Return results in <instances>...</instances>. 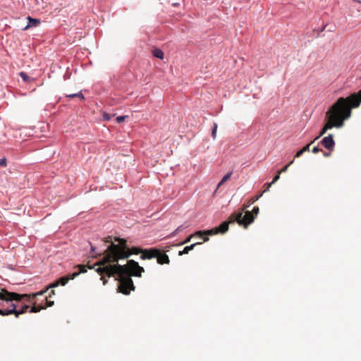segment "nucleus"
Masks as SVG:
<instances>
[{
    "label": "nucleus",
    "instance_id": "nucleus-2",
    "mask_svg": "<svg viewBox=\"0 0 361 361\" xmlns=\"http://www.w3.org/2000/svg\"><path fill=\"white\" fill-rule=\"evenodd\" d=\"M361 103V90L344 98L339 97L326 112L327 122L324 126L315 141L332 128H341L344 121L352 114V109L357 108Z\"/></svg>",
    "mask_w": 361,
    "mask_h": 361
},
{
    "label": "nucleus",
    "instance_id": "nucleus-14",
    "mask_svg": "<svg viewBox=\"0 0 361 361\" xmlns=\"http://www.w3.org/2000/svg\"><path fill=\"white\" fill-rule=\"evenodd\" d=\"M202 243H195L189 246H186L182 251H179L178 255L181 256L185 254H188L190 251L192 250L197 245H200Z\"/></svg>",
    "mask_w": 361,
    "mask_h": 361
},
{
    "label": "nucleus",
    "instance_id": "nucleus-15",
    "mask_svg": "<svg viewBox=\"0 0 361 361\" xmlns=\"http://www.w3.org/2000/svg\"><path fill=\"white\" fill-rule=\"evenodd\" d=\"M262 195H263V192H261V193L254 196L251 199H250L248 200L247 203L243 205V208L249 207L251 204H254L256 201H257L262 196Z\"/></svg>",
    "mask_w": 361,
    "mask_h": 361
},
{
    "label": "nucleus",
    "instance_id": "nucleus-26",
    "mask_svg": "<svg viewBox=\"0 0 361 361\" xmlns=\"http://www.w3.org/2000/svg\"><path fill=\"white\" fill-rule=\"evenodd\" d=\"M13 311H7V312H4V310L2 309H0V315L1 316H8V315H10V313H11Z\"/></svg>",
    "mask_w": 361,
    "mask_h": 361
},
{
    "label": "nucleus",
    "instance_id": "nucleus-18",
    "mask_svg": "<svg viewBox=\"0 0 361 361\" xmlns=\"http://www.w3.org/2000/svg\"><path fill=\"white\" fill-rule=\"evenodd\" d=\"M232 172H229L227 174H226L223 178L221 179V180L219 182V183L218 184V188H219L221 185H223L226 181H227L231 176L232 175Z\"/></svg>",
    "mask_w": 361,
    "mask_h": 361
},
{
    "label": "nucleus",
    "instance_id": "nucleus-13",
    "mask_svg": "<svg viewBox=\"0 0 361 361\" xmlns=\"http://www.w3.org/2000/svg\"><path fill=\"white\" fill-rule=\"evenodd\" d=\"M208 230L206 231H196L192 235H195V236L202 238L204 242L207 241L209 240L208 235H211L207 233Z\"/></svg>",
    "mask_w": 361,
    "mask_h": 361
},
{
    "label": "nucleus",
    "instance_id": "nucleus-23",
    "mask_svg": "<svg viewBox=\"0 0 361 361\" xmlns=\"http://www.w3.org/2000/svg\"><path fill=\"white\" fill-rule=\"evenodd\" d=\"M216 131H217V124L214 123V128H213V130L212 132V136L213 139H215L216 137Z\"/></svg>",
    "mask_w": 361,
    "mask_h": 361
},
{
    "label": "nucleus",
    "instance_id": "nucleus-10",
    "mask_svg": "<svg viewBox=\"0 0 361 361\" xmlns=\"http://www.w3.org/2000/svg\"><path fill=\"white\" fill-rule=\"evenodd\" d=\"M156 258L157 263L159 264H169L170 263L169 256L161 250H159V254L157 255Z\"/></svg>",
    "mask_w": 361,
    "mask_h": 361
},
{
    "label": "nucleus",
    "instance_id": "nucleus-4",
    "mask_svg": "<svg viewBox=\"0 0 361 361\" xmlns=\"http://www.w3.org/2000/svg\"><path fill=\"white\" fill-rule=\"evenodd\" d=\"M115 240L118 243H111L103 253H99V256L104 255V257L100 261L95 263L94 266L105 265L110 263L118 264L117 262L119 259H127L131 255H142L143 249L135 247L129 248L126 239L116 238Z\"/></svg>",
    "mask_w": 361,
    "mask_h": 361
},
{
    "label": "nucleus",
    "instance_id": "nucleus-8",
    "mask_svg": "<svg viewBox=\"0 0 361 361\" xmlns=\"http://www.w3.org/2000/svg\"><path fill=\"white\" fill-rule=\"evenodd\" d=\"M322 145L329 151H334L335 147V141L333 138V135L329 134L328 136L324 137L321 140Z\"/></svg>",
    "mask_w": 361,
    "mask_h": 361
},
{
    "label": "nucleus",
    "instance_id": "nucleus-35",
    "mask_svg": "<svg viewBox=\"0 0 361 361\" xmlns=\"http://www.w3.org/2000/svg\"><path fill=\"white\" fill-rule=\"evenodd\" d=\"M94 251H95V247H91V254L92 255V257H96L95 255H94Z\"/></svg>",
    "mask_w": 361,
    "mask_h": 361
},
{
    "label": "nucleus",
    "instance_id": "nucleus-7",
    "mask_svg": "<svg viewBox=\"0 0 361 361\" xmlns=\"http://www.w3.org/2000/svg\"><path fill=\"white\" fill-rule=\"evenodd\" d=\"M230 223V217L228 218V221H224L219 226L215 227L214 228L208 230L207 233L210 235H216L218 233H224L228 230V225Z\"/></svg>",
    "mask_w": 361,
    "mask_h": 361
},
{
    "label": "nucleus",
    "instance_id": "nucleus-25",
    "mask_svg": "<svg viewBox=\"0 0 361 361\" xmlns=\"http://www.w3.org/2000/svg\"><path fill=\"white\" fill-rule=\"evenodd\" d=\"M193 237H195V235H192H192H189V236H188V238H186L183 242H182L180 245H183V244H185V243H189Z\"/></svg>",
    "mask_w": 361,
    "mask_h": 361
},
{
    "label": "nucleus",
    "instance_id": "nucleus-34",
    "mask_svg": "<svg viewBox=\"0 0 361 361\" xmlns=\"http://www.w3.org/2000/svg\"><path fill=\"white\" fill-rule=\"evenodd\" d=\"M105 242H106V243H111H111H113L111 242V236L107 237V238H106V240H105Z\"/></svg>",
    "mask_w": 361,
    "mask_h": 361
},
{
    "label": "nucleus",
    "instance_id": "nucleus-20",
    "mask_svg": "<svg viewBox=\"0 0 361 361\" xmlns=\"http://www.w3.org/2000/svg\"><path fill=\"white\" fill-rule=\"evenodd\" d=\"M294 162V159L292 160L289 164H288L287 165H286L284 167H283L279 171V173H284L286 171H287L288 167Z\"/></svg>",
    "mask_w": 361,
    "mask_h": 361
},
{
    "label": "nucleus",
    "instance_id": "nucleus-19",
    "mask_svg": "<svg viewBox=\"0 0 361 361\" xmlns=\"http://www.w3.org/2000/svg\"><path fill=\"white\" fill-rule=\"evenodd\" d=\"M20 76L21 77V78L25 81V82H30V77L24 72H20Z\"/></svg>",
    "mask_w": 361,
    "mask_h": 361
},
{
    "label": "nucleus",
    "instance_id": "nucleus-33",
    "mask_svg": "<svg viewBox=\"0 0 361 361\" xmlns=\"http://www.w3.org/2000/svg\"><path fill=\"white\" fill-rule=\"evenodd\" d=\"M322 152H323V155L324 157H330L331 154V151L327 152H324V151L322 150Z\"/></svg>",
    "mask_w": 361,
    "mask_h": 361
},
{
    "label": "nucleus",
    "instance_id": "nucleus-29",
    "mask_svg": "<svg viewBox=\"0 0 361 361\" xmlns=\"http://www.w3.org/2000/svg\"><path fill=\"white\" fill-rule=\"evenodd\" d=\"M280 174L281 173H279V172H278L277 174L274 176V178H273V180L271 182L272 184L276 183L279 179Z\"/></svg>",
    "mask_w": 361,
    "mask_h": 361
},
{
    "label": "nucleus",
    "instance_id": "nucleus-17",
    "mask_svg": "<svg viewBox=\"0 0 361 361\" xmlns=\"http://www.w3.org/2000/svg\"><path fill=\"white\" fill-rule=\"evenodd\" d=\"M153 56L158 59H162L164 58V52L159 49H155L153 51Z\"/></svg>",
    "mask_w": 361,
    "mask_h": 361
},
{
    "label": "nucleus",
    "instance_id": "nucleus-28",
    "mask_svg": "<svg viewBox=\"0 0 361 361\" xmlns=\"http://www.w3.org/2000/svg\"><path fill=\"white\" fill-rule=\"evenodd\" d=\"M272 183H265L264 185V187H266V188L264 189V191H262V192H267V190H269V188L271 186Z\"/></svg>",
    "mask_w": 361,
    "mask_h": 361
},
{
    "label": "nucleus",
    "instance_id": "nucleus-22",
    "mask_svg": "<svg viewBox=\"0 0 361 361\" xmlns=\"http://www.w3.org/2000/svg\"><path fill=\"white\" fill-rule=\"evenodd\" d=\"M45 300H46V305H44V306L46 307V308L48 307H51L52 305H54V302L53 300H49L48 297L45 298Z\"/></svg>",
    "mask_w": 361,
    "mask_h": 361
},
{
    "label": "nucleus",
    "instance_id": "nucleus-3",
    "mask_svg": "<svg viewBox=\"0 0 361 361\" xmlns=\"http://www.w3.org/2000/svg\"><path fill=\"white\" fill-rule=\"evenodd\" d=\"M45 293L46 290H41L32 294H19L2 288L0 290V309L4 310V312L13 311L10 314H14L18 318L30 308L25 302H30L31 297L43 295Z\"/></svg>",
    "mask_w": 361,
    "mask_h": 361
},
{
    "label": "nucleus",
    "instance_id": "nucleus-16",
    "mask_svg": "<svg viewBox=\"0 0 361 361\" xmlns=\"http://www.w3.org/2000/svg\"><path fill=\"white\" fill-rule=\"evenodd\" d=\"M68 98H78L80 101L85 100V97L81 92L74 94H68L66 95Z\"/></svg>",
    "mask_w": 361,
    "mask_h": 361
},
{
    "label": "nucleus",
    "instance_id": "nucleus-6",
    "mask_svg": "<svg viewBox=\"0 0 361 361\" xmlns=\"http://www.w3.org/2000/svg\"><path fill=\"white\" fill-rule=\"evenodd\" d=\"M74 268L78 269V270L71 274H68L65 276L61 277L59 280L51 283L44 290H46V292H47L49 288L57 287L59 285L65 286L70 280L74 279L75 277H77L80 274L87 272V269H93V267L90 266V265L78 264V265H76Z\"/></svg>",
    "mask_w": 361,
    "mask_h": 361
},
{
    "label": "nucleus",
    "instance_id": "nucleus-5",
    "mask_svg": "<svg viewBox=\"0 0 361 361\" xmlns=\"http://www.w3.org/2000/svg\"><path fill=\"white\" fill-rule=\"evenodd\" d=\"M246 208H242L240 211L236 213H233L230 216V221L237 222L240 226H243L244 228H247L250 224H252L255 217L259 213V207H255L252 212L245 211Z\"/></svg>",
    "mask_w": 361,
    "mask_h": 361
},
{
    "label": "nucleus",
    "instance_id": "nucleus-11",
    "mask_svg": "<svg viewBox=\"0 0 361 361\" xmlns=\"http://www.w3.org/2000/svg\"><path fill=\"white\" fill-rule=\"evenodd\" d=\"M36 298H37V296L35 298L31 297L30 301L28 302L29 303L32 304V307L30 308V312L36 313V312H39L42 310L46 309V307H44L43 305H36V301L35 300V299Z\"/></svg>",
    "mask_w": 361,
    "mask_h": 361
},
{
    "label": "nucleus",
    "instance_id": "nucleus-24",
    "mask_svg": "<svg viewBox=\"0 0 361 361\" xmlns=\"http://www.w3.org/2000/svg\"><path fill=\"white\" fill-rule=\"evenodd\" d=\"M128 116H118V117L116 118V122H117L118 123H121V122H123V121L126 120V118H128Z\"/></svg>",
    "mask_w": 361,
    "mask_h": 361
},
{
    "label": "nucleus",
    "instance_id": "nucleus-30",
    "mask_svg": "<svg viewBox=\"0 0 361 361\" xmlns=\"http://www.w3.org/2000/svg\"><path fill=\"white\" fill-rule=\"evenodd\" d=\"M0 166H6V158L0 159Z\"/></svg>",
    "mask_w": 361,
    "mask_h": 361
},
{
    "label": "nucleus",
    "instance_id": "nucleus-27",
    "mask_svg": "<svg viewBox=\"0 0 361 361\" xmlns=\"http://www.w3.org/2000/svg\"><path fill=\"white\" fill-rule=\"evenodd\" d=\"M322 149H320L319 147L316 146V147H314L312 149V152L314 153V154H317L319 152H322Z\"/></svg>",
    "mask_w": 361,
    "mask_h": 361
},
{
    "label": "nucleus",
    "instance_id": "nucleus-21",
    "mask_svg": "<svg viewBox=\"0 0 361 361\" xmlns=\"http://www.w3.org/2000/svg\"><path fill=\"white\" fill-rule=\"evenodd\" d=\"M315 142V140H313L312 142H310L309 144L303 147L301 149L304 152H307L310 150V147L312 144H313Z\"/></svg>",
    "mask_w": 361,
    "mask_h": 361
},
{
    "label": "nucleus",
    "instance_id": "nucleus-32",
    "mask_svg": "<svg viewBox=\"0 0 361 361\" xmlns=\"http://www.w3.org/2000/svg\"><path fill=\"white\" fill-rule=\"evenodd\" d=\"M302 154H303V152L302 151V149H300V150H299V151H298V152H297V153L295 154V158H298V157H300Z\"/></svg>",
    "mask_w": 361,
    "mask_h": 361
},
{
    "label": "nucleus",
    "instance_id": "nucleus-31",
    "mask_svg": "<svg viewBox=\"0 0 361 361\" xmlns=\"http://www.w3.org/2000/svg\"><path fill=\"white\" fill-rule=\"evenodd\" d=\"M103 118L104 120L109 121L111 119V116L109 114L104 113L103 114Z\"/></svg>",
    "mask_w": 361,
    "mask_h": 361
},
{
    "label": "nucleus",
    "instance_id": "nucleus-12",
    "mask_svg": "<svg viewBox=\"0 0 361 361\" xmlns=\"http://www.w3.org/2000/svg\"><path fill=\"white\" fill-rule=\"evenodd\" d=\"M28 24L25 26L24 30H27L30 27H36L40 23V20L36 18H32L31 17H27Z\"/></svg>",
    "mask_w": 361,
    "mask_h": 361
},
{
    "label": "nucleus",
    "instance_id": "nucleus-37",
    "mask_svg": "<svg viewBox=\"0 0 361 361\" xmlns=\"http://www.w3.org/2000/svg\"><path fill=\"white\" fill-rule=\"evenodd\" d=\"M180 231V227H178V228L176 229V231H174V233H178V231Z\"/></svg>",
    "mask_w": 361,
    "mask_h": 361
},
{
    "label": "nucleus",
    "instance_id": "nucleus-1",
    "mask_svg": "<svg viewBox=\"0 0 361 361\" xmlns=\"http://www.w3.org/2000/svg\"><path fill=\"white\" fill-rule=\"evenodd\" d=\"M99 266V267L96 269V271L102 276L101 279L104 280V284H106L107 282L106 280L104 279V275L108 277L117 275V279L119 281L118 291L124 295H128L130 290H135V286L130 276L140 277L142 273L145 271L144 268L133 259L128 260L126 265L115 264Z\"/></svg>",
    "mask_w": 361,
    "mask_h": 361
},
{
    "label": "nucleus",
    "instance_id": "nucleus-9",
    "mask_svg": "<svg viewBox=\"0 0 361 361\" xmlns=\"http://www.w3.org/2000/svg\"><path fill=\"white\" fill-rule=\"evenodd\" d=\"M158 254H159V249L158 248L143 249L140 258L142 259H151L156 258Z\"/></svg>",
    "mask_w": 361,
    "mask_h": 361
},
{
    "label": "nucleus",
    "instance_id": "nucleus-36",
    "mask_svg": "<svg viewBox=\"0 0 361 361\" xmlns=\"http://www.w3.org/2000/svg\"><path fill=\"white\" fill-rule=\"evenodd\" d=\"M55 294V291L54 290H51L49 294V297L48 298H51L52 295H54Z\"/></svg>",
    "mask_w": 361,
    "mask_h": 361
}]
</instances>
